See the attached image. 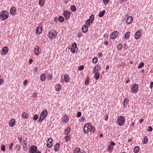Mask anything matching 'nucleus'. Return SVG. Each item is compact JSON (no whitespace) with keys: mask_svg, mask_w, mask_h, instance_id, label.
Returning <instances> with one entry per match:
<instances>
[{"mask_svg":"<svg viewBox=\"0 0 153 153\" xmlns=\"http://www.w3.org/2000/svg\"><path fill=\"white\" fill-rule=\"evenodd\" d=\"M75 151H77L79 152L80 151V149L79 148H76L75 149Z\"/></svg>","mask_w":153,"mask_h":153,"instance_id":"58","label":"nucleus"},{"mask_svg":"<svg viewBox=\"0 0 153 153\" xmlns=\"http://www.w3.org/2000/svg\"><path fill=\"white\" fill-rule=\"evenodd\" d=\"M55 33L56 31L54 30H52L50 31L49 33L50 37L53 39H54L56 37Z\"/></svg>","mask_w":153,"mask_h":153,"instance_id":"8","label":"nucleus"},{"mask_svg":"<svg viewBox=\"0 0 153 153\" xmlns=\"http://www.w3.org/2000/svg\"><path fill=\"white\" fill-rule=\"evenodd\" d=\"M33 97H36L37 96V93H34L33 94Z\"/></svg>","mask_w":153,"mask_h":153,"instance_id":"60","label":"nucleus"},{"mask_svg":"<svg viewBox=\"0 0 153 153\" xmlns=\"http://www.w3.org/2000/svg\"><path fill=\"white\" fill-rule=\"evenodd\" d=\"M148 142V139L147 137H144L143 140V142L144 143L146 144Z\"/></svg>","mask_w":153,"mask_h":153,"instance_id":"48","label":"nucleus"},{"mask_svg":"<svg viewBox=\"0 0 153 153\" xmlns=\"http://www.w3.org/2000/svg\"><path fill=\"white\" fill-rule=\"evenodd\" d=\"M81 113L80 112H78L77 113V117L79 118L81 116Z\"/></svg>","mask_w":153,"mask_h":153,"instance_id":"50","label":"nucleus"},{"mask_svg":"<svg viewBox=\"0 0 153 153\" xmlns=\"http://www.w3.org/2000/svg\"><path fill=\"white\" fill-rule=\"evenodd\" d=\"M20 146L18 144L16 145V149L17 152L20 150Z\"/></svg>","mask_w":153,"mask_h":153,"instance_id":"44","label":"nucleus"},{"mask_svg":"<svg viewBox=\"0 0 153 153\" xmlns=\"http://www.w3.org/2000/svg\"><path fill=\"white\" fill-rule=\"evenodd\" d=\"M15 124V120L14 119H12L10 120L9 122V125L11 127L13 126Z\"/></svg>","mask_w":153,"mask_h":153,"instance_id":"18","label":"nucleus"},{"mask_svg":"<svg viewBox=\"0 0 153 153\" xmlns=\"http://www.w3.org/2000/svg\"><path fill=\"white\" fill-rule=\"evenodd\" d=\"M64 79L65 82H69L70 77L67 74H65L64 75Z\"/></svg>","mask_w":153,"mask_h":153,"instance_id":"23","label":"nucleus"},{"mask_svg":"<svg viewBox=\"0 0 153 153\" xmlns=\"http://www.w3.org/2000/svg\"><path fill=\"white\" fill-rule=\"evenodd\" d=\"M90 22L91 21H89V20L87 19L86 21V24L87 26L88 27H89L90 26Z\"/></svg>","mask_w":153,"mask_h":153,"instance_id":"40","label":"nucleus"},{"mask_svg":"<svg viewBox=\"0 0 153 153\" xmlns=\"http://www.w3.org/2000/svg\"><path fill=\"white\" fill-rule=\"evenodd\" d=\"M65 139L67 141H69L71 140L70 137L69 135L66 136Z\"/></svg>","mask_w":153,"mask_h":153,"instance_id":"42","label":"nucleus"},{"mask_svg":"<svg viewBox=\"0 0 153 153\" xmlns=\"http://www.w3.org/2000/svg\"><path fill=\"white\" fill-rule=\"evenodd\" d=\"M1 149L2 151L4 152L5 151V147L4 145H1Z\"/></svg>","mask_w":153,"mask_h":153,"instance_id":"43","label":"nucleus"},{"mask_svg":"<svg viewBox=\"0 0 153 153\" xmlns=\"http://www.w3.org/2000/svg\"><path fill=\"white\" fill-rule=\"evenodd\" d=\"M101 69L100 66H98V65H96L94 68L93 71V73H98V72L100 71Z\"/></svg>","mask_w":153,"mask_h":153,"instance_id":"13","label":"nucleus"},{"mask_svg":"<svg viewBox=\"0 0 153 153\" xmlns=\"http://www.w3.org/2000/svg\"><path fill=\"white\" fill-rule=\"evenodd\" d=\"M34 53L36 55L39 54V47L38 46H36L34 48Z\"/></svg>","mask_w":153,"mask_h":153,"instance_id":"21","label":"nucleus"},{"mask_svg":"<svg viewBox=\"0 0 153 153\" xmlns=\"http://www.w3.org/2000/svg\"><path fill=\"white\" fill-rule=\"evenodd\" d=\"M40 79L42 81H45L46 79L45 75V74H42L40 76Z\"/></svg>","mask_w":153,"mask_h":153,"instance_id":"29","label":"nucleus"},{"mask_svg":"<svg viewBox=\"0 0 153 153\" xmlns=\"http://www.w3.org/2000/svg\"><path fill=\"white\" fill-rule=\"evenodd\" d=\"M63 15L66 19H68L69 18L70 13L67 10H65L64 11Z\"/></svg>","mask_w":153,"mask_h":153,"instance_id":"9","label":"nucleus"},{"mask_svg":"<svg viewBox=\"0 0 153 153\" xmlns=\"http://www.w3.org/2000/svg\"><path fill=\"white\" fill-rule=\"evenodd\" d=\"M58 20L60 22H62L64 21V19L62 16H60L58 18Z\"/></svg>","mask_w":153,"mask_h":153,"instance_id":"34","label":"nucleus"},{"mask_svg":"<svg viewBox=\"0 0 153 153\" xmlns=\"http://www.w3.org/2000/svg\"><path fill=\"white\" fill-rule=\"evenodd\" d=\"M8 50V48L7 46H5L2 48V52L4 53V55H5L7 53Z\"/></svg>","mask_w":153,"mask_h":153,"instance_id":"15","label":"nucleus"},{"mask_svg":"<svg viewBox=\"0 0 153 153\" xmlns=\"http://www.w3.org/2000/svg\"><path fill=\"white\" fill-rule=\"evenodd\" d=\"M122 44L120 43L119 44L118 46L117 47L118 49L119 50H121L122 49Z\"/></svg>","mask_w":153,"mask_h":153,"instance_id":"45","label":"nucleus"},{"mask_svg":"<svg viewBox=\"0 0 153 153\" xmlns=\"http://www.w3.org/2000/svg\"><path fill=\"white\" fill-rule=\"evenodd\" d=\"M110 145L112 146H114L115 145V143H114L113 141H111V144Z\"/></svg>","mask_w":153,"mask_h":153,"instance_id":"62","label":"nucleus"},{"mask_svg":"<svg viewBox=\"0 0 153 153\" xmlns=\"http://www.w3.org/2000/svg\"><path fill=\"white\" fill-rule=\"evenodd\" d=\"M90 80V78H87L85 80V83L86 85H88L89 82V80Z\"/></svg>","mask_w":153,"mask_h":153,"instance_id":"47","label":"nucleus"},{"mask_svg":"<svg viewBox=\"0 0 153 153\" xmlns=\"http://www.w3.org/2000/svg\"><path fill=\"white\" fill-rule=\"evenodd\" d=\"M85 117H82L79 120V121L82 122L84 121L85 120Z\"/></svg>","mask_w":153,"mask_h":153,"instance_id":"56","label":"nucleus"},{"mask_svg":"<svg viewBox=\"0 0 153 153\" xmlns=\"http://www.w3.org/2000/svg\"><path fill=\"white\" fill-rule=\"evenodd\" d=\"M142 31V30H139L135 33L134 34V38L135 39H138L140 38Z\"/></svg>","mask_w":153,"mask_h":153,"instance_id":"5","label":"nucleus"},{"mask_svg":"<svg viewBox=\"0 0 153 153\" xmlns=\"http://www.w3.org/2000/svg\"><path fill=\"white\" fill-rule=\"evenodd\" d=\"M9 14L6 11L1 12L0 14V17L3 20H6L8 17Z\"/></svg>","mask_w":153,"mask_h":153,"instance_id":"2","label":"nucleus"},{"mask_svg":"<svg viewBox=\"0 0 153 153\" xmlns=\"http://www.w3.org/2000/svg\"><path fill=\"white\" fill-rule=\"evenodd\" d=\"M144 65V63L143 62H141L138 65V69H140L142 68Z\"/></svg>","mask_w":153,"mask_h":153,"instance_id":"39","label":"nucleus"},{"mask_svg":"<svg viewBox=\"0 0 153 153\" xmlns=\"http://www.w3.org/2000/svg\"><path fill=\"white\" fill-rule=\"evenodd\" d=\"M138 88V85L137 84H134L132 87L131 88V91L134 93H137Z\"/></svg>","mask_w":153,"mask_h":153,"instance_id":"7","label":"nucleus"},{"mask_svg":"<svg viewBox=\"0 0 153 153\" xmlns=\"http://www.w3.org/2000/svg\"><path fill=\"white\" fill-rule=\"evenodd\" d=\"M28 114H27L26 112H23L22 113V117L23 118H25L26 119H27L28 117Z\"/></svg>","mask_w":153,"mask_h":153,"instance_id":"24","label":"nucleus"},{"mask_svg":"<svg viewBox=\"0 0 153 153\" xmlns=\"http://www.w3.org/2000/svg\"><path fill=\"white\" fill-rule=\"evenodd\" d=\"M37 147L35 145L32 146L30 148V153H35L37 151Z\"/></svg>","mask_w":153,"mask_h":153,"instance_id":"10","label":"nucleus"},{"mask_svg":"<svg viewBox=\"0 0 153 153\" xmlns=\"http://www.w3.org/2000/svg\"><path fill=\"white\" fill-rule=\"evenodd\" d=\"M108 149L109 152H112L114 149V147L113 146L109 145L108 146Z\"/></svg>","mask_w":153,"mask_h":153,"instance_id":"33","label":"nucleus"},{"mask_svg":"<svg viewBox=\"0 0 153 153\" xmlns=\"http://www.w3.org/2000/svg\"><path fill=\"white\" fill-rule=\"evenodd\" d=\"M88 128V126L87 123L84 125L83 128V131L85 133L88 134V132H89Z\"/></svg>","mask_w":153,"mask_h":153,"instance_id":"17","label":"nucleus"},{"mask_svg":"<svg viewBox=\"0 0 153 153\" xmlns=\"http://www.w3.org/2000/svg\"><path fill=\"white\" fill-rule=\"evenodd\" d=\"M38 116L37 114H35L33 117V119L34 120H36L38 119Z\"/></svg>","mask_w":153,"mask_h":153,"instance_id":"46","label":"nucleus"},{"mask_svg":"<svg viewBox=\"0 0 153 153\" xmlns=\"http://www.w3.org/2000/svg\"><path fill=\"white\" fill-rule=\"evenodd\" d=\"M16 10L15 7H13L10 9V13L11 15L13 16L16 13Z\"/></svg>","mask_w":153,"mask_h":153,"instance_id":"14","label":"nucleus"},{"mask_svg":"<svg viewBox=\"0 0 153 153\" xmlns=\"http://www.w3.org/2000/svg\"><path fill=\"white\" fill-rule=\"evenodd\" d=\"M129 102V100L128 98H126L124 100L123 102V106L125 107H126L127 104Z\"/></svg>","mask_w":153,"mask_h":153,"instance_id":"25","label":"nucleus"},{"mask_svg":"<svg viewBox=\"0 0 153 153\" xmlns=\"http://www.w3.org/2000/svg\"><path fill=\"white\" fill-rule=\"evenodd\" d=\"M42 27L40 26H38L36 30V33L37 34H39L42 32Z\"/></svg>","mask_w":153,"mask_h":153,"instance_id":"20","label":"nucleus"},{"mask_svg":"<svg viewBox=\"0 0 153 153\" xmlns=\"http://www.w3.org/2000/svg\"><path fill=\"white\" fill-rule=\"evenodd\" d=\"M33 62V60L32 59H30V60H29V63L30 64H31Z\"/></svg>","mask_w":153,"mask_h":153,"instance_id":"64","label":"nucleus"},{"mask_svg":"<svg viewBox=\"0 0 153 153\" xmlns=\"http://www.w3.org/2000/svg\"><path fill=\"white\" fill-rule=\"evenodd\" d=\"M55 88L56 90L57 91H59L61 89V86L58 84H56Z\"/></svg>","mask_w":153,"mask_h":153,"instance_id":"36","label":"nucleus"},{"mask_svg":"<svg viewBox=\"0 0 153 153\" xmlns=\"http://www.w3.org/2000/svg\"><path fill=\"white\" fill-rule=\"evenodd\" d=\"M48 114V111L46 109L43 110L40 114L39 119L38 120L39 123H41L47 117Z\"/></svg>","mask_w":153,"mask_h":153,"instance_id":"1","label":"nucleus"},{"mask_svg":"<svg viewBox=\"0 0 153 153\" xmlns=\"http://www.w3.org/2000/svg\"><path fill=\"white\" fill-rule=\"evenodd\" d=\"M105 13V10H103L102 11L100 12L98 15L100 17H102L104 15Z\"/></svg>","mask_w":153,"mask_h":153,"instance_id":"28","label":"nucleus"},{"mask_svg":"<svg viewBox=\"0 0 153 153\" xmlns=\"http://www.w3.org/2000/svg\"><path fill=\"white\" fill-rule=\"evenodd\" d=\"M152 130V127L151 126H149L148 127V128H147V131H151Z\"/></svg>","mask_w":153,"mask_h":153,"instance_id":"51","label":"nucleus"},{"mask_svg":"<svg viewBox=\"0 0 153 153\" xmlns=\"http://www.w3.org/2000/svg\"><path fill=\"white\" fill-rule=\"evenodd\" d=\"M140 148L138 146H135L134 149V153H137L139 150Z\"/></svg>","mask_w":153,"mask_h":153,"instance_id":"31","label":"nucleus"},{"mask_svg":"<svg viewBox=\"0 0 153 153\" xmlns=\"http://www.w3.org/2000/svg\"><path fill=\"white\" fill-rule=\"evenodd\" d=\"M93 73L95 75L94 76L95 79L96 80L98 79L100 77V74L99 73Z\"/></svg>","mask_w":153,"mask_h":153,"instance_id":"30","label":"nucleus"},{"mask_svg":"<svg viewBox=\"0 0 153 153\" xmlns=\"http://www.w3.org/2000/svg\"><path fill=\"white\" fill-rule=\"evenodd\" d=\"M53 142V140L51 138H49L47 142V146L48 147L51 148L52 146V142Z\"/></svg>","mask_w":153,"mask_h":153,"instance_id":"11","label":"nucleus"},{"mask_svg":"<svg viewBox=\"0 0 153 153\" xmlns=\"http://www.w3.org/2000/svg\"><path fill=\"white\" fill-rule=\"evenodd\" d=\"M103 37L105 40H107L108 39V35L106 34H104L103 36Z\"/></svg>","mask_w":153,"mask_h":153,"instance_id":"53","label":"nucleus"},{"mask_svg":"<svg viewBox=\"0 0 153 153\" xmlns=\"http://www.w3.org/2000/svg\"><path fill=\"white\" fill-rule=\"evenodd\" d=\"M153 86V82H151L150 84V88L152 89Z\"/></svg>","mask_w":153,"mask_h":153,"instance_id":"61","label":"nucleus"},{"mask_svg":"<svg viewBox=\"0 0 153 153\" xmlns=\"http://www.w3.org/2000/svg\"><path fill=\"white\" fill-rule=\"evenodd\" d=\"M94 16L93 15H91L89 17V19H88L90 21H91V23H92L94 21Z\"/></svg>","mask_w":153,"mask_h":153,"instance_id":"27","label":"nucleus"},{"mask_svg":"<svg viewBox=\"0 0 153 153\" xmlns=\"http://www.w3.org/2000/svg\"><path fill=\"white\" fill-rule=\"evenodd\" d=\"M89 131L93 133L95 131V128L94 126L91 125L90 123H87Z\"/></svg>","mask_w":153,"mask_h":153,"instance_id":"6","label":"nucleus"},{"mask_svg":"<svg viewBox=\"0 0 153 153\" xmlns=\"http://www.w3.org/2000/svg\"><path fill=\"white\" fill-rule=\"evenodd\" d=\"M103 2L105 4H107L109 1V0H103Z\"/></svg>","mask_w":153,"mask_h":153,"instance_id":"52","label":"nucleus"},{"mask_svg":"<svg viewBox=\"0 0 153 153\" xmlns=\"http://www.w3.org/2000/svg\"><path fill=\"white\" fill-rule=\"evenodd\" d=\"M60 148V144L59 143H57L56 144L54 147V150L55 152H58L59 151Z\"/></svg>","mask_w":153,"mask_h":153,"instance_id":"22","label":"nucleus"},{"mask_svg":"<svg viewBox=\"0 0 153 153\" xmlns=\"http://www.w3.org/2000/svg\"><path fill=\"white\" fill-rule=\"evenodd\" d=\"M84 66L83 65H81L78 68V70L79 71H82L84 69Z\"/></svg>","mask_w":153,"mask_h":153,"instance_id":"49","label":"nucleus"},{"mask_svg":"<svg viewBox=\"0 0 153 153\" xmlns=\"http://www.w3.org/2000/svg\"><path fill=\"white\" fill-rule=\"evenodd\" d=\"M71 129L69 127H68L65 130V134H68L70 132Z\"/></svg>","mask_w":153,"mask_h":153,"instance_id":"35","label":"nucleus"},{"mask_svg":"<svg viewBox=\"0 0 153 153\" xmlns=\"http://www.w3.org/2000/svg\"><path fill=\"white\" fill-rule=\"evenodd\" d=\"M70 49L71 51L73 53L77 52L78 49L77 48V45L75 42L72 44Z\"/></svg>","mask_w":153,"mask_h":153,"instance_id":"4","label":"nucleus"},{"mask_svg":"<svg viewBox=\"0 0 153 153\" xmlns=\"http://www.w3.org/2000/svg\"><path fill=\"white\" fill-rule=\"evenodd\" d=\"M39 4L41 7H42L45 4L44 0H39Z\"/></svg>","mask_w":153,"mask_h":153,"instance_id":"32","label":"nucleus"},{"mask_svg":"<svg viewBox=\"0 0 153 153\" xmlns=\"http://www.w3.org/2000/svg\"><path fill=\"white\" fill-rule=\"evenodd\" d=\"M82 36V34L81 32H79L78 34V36L79 37H81Z\"/></svg>","mask_w":153,"mask_h":153,"instance_id":"55","label":"nucleus"},{"mask_svg":"<svg viewBox=\"0 0 153 153\" xmlns=\"http://www.w3.org/2000/svg\"><path fill=\"white\" fill-rule=\"evenodd\" d=\"M67 117V115H65L64 116V117L63 120V122L65 123H67L68 120V118Z\"/></svg>","mask_w":153,"mask_h":153,"instance_id":"38","label":"nucleus"},{"mask_svg":"<svg viewBox=\"0 0 153 153\" xmlns=\"http://www.w3.org/2000/svg\"><path fill=\"white\" fill-rule=\"evenodd\" d=\"M71 9L72 11L74 12L76 11V8L75 6L72 5L71 6Z\"/></svg>","mask_w":153,"mask_h":153,"instance_id":"37","label":"nucleus"},{"mask_svg":"<svg viewBox=\"0 0 153 153\" xmlns=\"http://www.w3.org/2000/svg\"><path fill=\"white\" fill-rule=\"evenodd\" d=\"M133 21V18L131 16H129L128 17L126 21V23L129 24L131 23Z\"/></svg>","mask_w":153,"mask_h":153,"instance_id":"16","label":"nucleus"},{"mask_svg":"<svg viewBox=\"0 0 153 153\" xmlns=\"http://www.w3.org/2000/svg\"><path fill=\"white\" fill-rule=\"evenodd\" d=\"M98 61V59L97 58H93L92 59V62L93 63H96Z\"/></svg>","mask_w":153,"mask_h":153,"instance_id":"41","label":"nucleus"},{"mask_svg":"<svg viewBox=\"0 0 153 153\" xmlns=\"http://www.w3.org/2000/svg\"><path fill=\"white\" fill-rule=\"evenodd\" d=\"M82 30L83 33H86L88 30V28L87 25H84L82 27Z\"/></svg>","mask_w":153,"mask_h":153,"instance_id":"19","label":"nucleus"},{"mask_svg":"<svg viewBox=\"0 0 153 153\" xmlns=\"http://www.w3.org/2000/svg\"><path fill=\"white\" fill-rule=\"evenodd\" d=\"M23 146L24 148L26 147V145H27V142H26L25 141H23Z\"/></svg>","mask_w":153,"mask_h":153,"instance_id":"54","label":"nucleus"},{"mask_svg":"<svg viewBox=\"0 0 153 153\" xmlns=\"http://www.w3.org/2000/svg\"><path fill=\"white\" fill-rule=\"evenodd\" d=\"M125 119L123 116H120L117 118V123L120 126L123 125L125 123Z\"/></svg>","mask_w":153,"mask_h":153,"instance_id":"3","label":"nucleus"},{"mask_svg":"<svg viewBox=\"0 0 153 153\" xmlns=\"http://www.w3.org/2000/svg\"><path fill=\"white\" fill-rule=\"evenodd\" d=\"M58 18L57 17H55L54 19V21L55 22H58Z\"/></svg>","mask_w":153,"mask_h":153,"instance_id":"59","label":"nucleus"},{"mask_svg":"<svg viewBox=\"0 0 153 153\" xmlns=\"http://www.w3.org/2000/svg\"><path fill=\"white\" fill-rule=\"evenodd\" d=\"M118 33L117 31L113 32L111 35V38L112 39H115L118 35Z\"/></svg>","mask_w":153,"mask_h":153,"instance_id":"12","label":"nucleus"},{"mask_svg":"<svg viewBox=\"0 0 153 153\" xmlns=\"http://www.w3.org/2000/svg\"><path fill=\"white\" fill-rule=\"evenodd\" d=\"M4 82V80L3 79V78L1 79H0V85H1L3 84Z\"/></svg>","mask_w":153,"mask_h":153,"instance_id":"57","label":"nucleus"},{"mask_svg":"<svg viewBox=\"0 0 153 153\" xmlns=\"http://www.w3.org/2000/svg\"><path fill=\"white\" fill-rule=\"evenodd\" d=\"M143 121H144V119H140L139 121L140 123V124L142 123Z\"/></svg>","mask_w":153,"mask_h":153,"instance_id":"63","label":"nucleus"},{"mask_svg":"<svg viewBox=\"0 0 153 153\" xmlns=\"http://www.w3.org/2000/svg\"><path fill=\"white\" fill-rule=\"evenodd\" d=\"M130 33L129 31L127 32L125 34L124 38L126 39H128L130 36Z\"/></svg>","mask_w":153,"mask_h":153,"instance_id":"26","label":"nucleus"}]
</instances>
